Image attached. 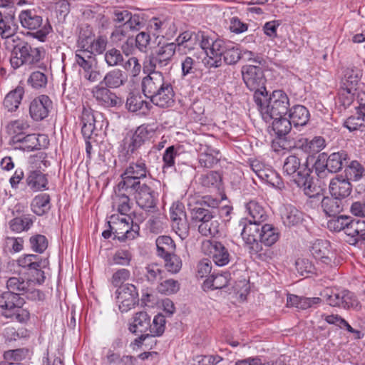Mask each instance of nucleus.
I'll list each match as a JSON object with an SVG mask.
<instances>
[{
    "label": "nucleus",
    "mask_w": 365,
    "mask_h": 365,
    "mask_svg": "<svg viewBox=\"0 0 365 365\" xmlns=\"http://www.w3.org/2000/svg\"><path fill=\"white\" fill-rule=\"evenodd\" d=\"M148 71L149 74L143 78L141 83L145 96L160 108L173 106L175 103V92L171 82L160 71Z\"/></svg>",
    "instance_id": "1"
},
{
    "label": "nucleus",
    "mask_w": 365,
    "mask_h": 365,
    "mask_svg": "<svg viewBox=\"0 0 365 365\" xmlns=\"http://www.w3.org/2000/svg\"><path fill=\"white\" fill-rule=\"evenodd\" d=\"M256 105L259 110L262 118L269 122L277 116H285L289 110V99L285 92L276 90L269 98L256 96Z\"/></svg>",
    "instance_id": "2"
},
{
    "label": "nucleus",
    "mask_w": 365,
    "mask_h": 365,
    "mask_svg": "<svg viewBox=\"0 0 365 365\" xmlns=\"http://www.w3.org/2000/svg\"><path fill=\"white\" fill-rule=\"evenodd\" d=\"M49 162L46 160L45 153L31 156L29 158V166L26 173L25 182L26 186L34 192L48 189L47 175L43 173Z\"/></svg>",
    "instance_id": "3"
},
{
    "label": "nucleus",
    "mask_w": 365,
    "mask_h": 365,
    "mask_svg": "<svg viewBox=\"0 0 365 365\" xmlns=\"http://www.w3.org/2000/svg\"><path fill=\"white\" fill-rule=\"evenodd\" d=\"M153 130L149 125L143 124L134 131L130 130L120 142L118 147L119 157L128 160L134 155L138 153L139 149L150 137Z\"/></svg>",
    "instance_id": "4"
},
{
    "label": "nucleus",
    "mask_w": 365,
    "mask_h": 365,
    "mask_svg": "<svg viewBox=\"0 0 365 365\" xmlns=\"http://www.w3.org/2000/svg\"><path fill=\"white\" fill-rule=\"evenodd\" d=\"M19 20L21 26L29 31L33 38L45 42L47 36L53 29L48 19L43 21L42 16L35 9H24L20 11Z\"/></svg>",
    "instance_id": "5"
},
{
    "label": "nucleus",
    "mask_w": 365,
    "mask_h": 365,
    "mask_svg": "<svg viewBox=\"0 0 365 365\" xmlns=\"http://www.w3.org/2000/svg\"><path fill=\"white\" fill-rule=\"evenodd\" d=\"M24 303V299L18 294L4 292L0 295L1 314L11 321L26 323L30 319V313L22 307Z\"/></svg>",
    "instance_id": "6"
},
{
    "label": "nucleus",
    "mask_w": 365,
    "mask_h": 365,
    "mask_svg": "<svg viewBox=\"0 0 365 365\" xmlns=\"http://www.w3.org/2000/svg\"><path fill=\"white\" fill-rule=\"evenodd\" d=\"M349 155L345 150L334 152L329 155L323 152L319 154L314 163L315 173L319 178H324L327 173H337L347 163Z\"/></svg>",
    "instance_id": "7"
},
{
    "label": "nucleus",
    "mask_w": 365,
    "mask_h": 365,
    "mask_svg": "<svg viewBox=\"0 0 365 365\" xmlns=\"http://www.w3.org/2000/svg\"><path fill=\"white\" fill-rule=\"evenodd\" d=\"M177 51L174 43H160L155 51L148 56L144 68L148 71L164 69L171 63Z\"/></svg>",
    "instance_id": "8"
},
{
    "label": "nucleus",
    "mask_w": 365,
    "mask_h": 365,
    "mask_svg": "<svg viewBox=\"0 0 365 365\" xmlns=\"http://www.w3.org/2000/svg\"><path fill=\"white\" fill-rule=\"evenodd\" d=\"M242 80L247 88L254 91V99L256 102V96L264 97L266 92V78L261 67L253 65H245L241 68Z\"/></svg>",
    "instance_id": "9"
},
{
    "label": "nucleus",
    "mask_w": 365,
    "mask_h": 365,
    "mask_svg": "<svg viewBox=\"0 0 365 365\" xmlns=\"http://www.w3.org/2000/svg\"><path fill=\"white\" fill-rule=\"evenodd\" d=\"M150 175V171L145 164V160L140 158L136 162H132L125 169L121 174V180L123 186H125L130 189H135L141 184V180L145 179L147 175Z\"/></svg>",
    "instance_id": "10"
},
{
    "label": "nucleus",
    "mask_w": 365,
    "mask_h": 365,
    "mask_svg": "<svg viewBox=\"0 0 365 365\" xmlns=\"http://www.w3.org/2000/svg\"><path fill=\"white\" fill-rule=\"evenodd\" d=\"M310 252L322 267L336 266V252L327 240H317L312 245Z\"/></svg>",
    "instance_id": "11"
},
{
    "label": "nucleus",
    "mask_w": 365,
    "mask_h": 365,
    "mask_svg": "<svg viewBox=\"0 0 365 365\" xmlns=\"http://www.w3.org/2000/svg\"><path fill=\"white\" fill-rule=\"evenodd\" d=\"M16 56H11L10 63L14 68H19L23 65H34L38 63L43 56V49L40 47H33L27 42Z\"/></svg>",
    "instance_id": "12"
},
{
    "label": "nucleus",
    "mask_w": 365,
    "mask_h": 365,
    "mask_svg": "<svg viewBox=\"0 0 365 365\" xmlns=\"http://www.w3.org/2000/svg\"><path fill=\"white\" fill-rule=\"evenodd\" d=\"M241 235L245 244L248 247L249 252L252 255H257L259 257L262 251V246L259 242L260 240V223L252 222L249 220L247 223L244 222L242 225Z\"/></svg>",
    "instance_id": "13"
},
{
    "label": "nucleus",
    "mask_w": 365,
    "mask_h": 365,
    "mask_svg": "<svg viewBox=\"0 0 365 365\" xmlns=\"http://www.w3.org/2000/svg\"><path fill=\"white\" fill-rule=\"evenodd\" d=\"M250 167L261 181L277 190H282L284 187L280 175L272 168L257 160L252 161Z\"/></svg>",
    "instance_id": "14"
},
{
    "label": "nucleus",
    "mask_w": 365,
    "mask_h": 365,
    "mask_svg": "<svg viewBox=\"0 0 365 365\" xmlns=\"http://www.w3.org/2000/svg\"><path fill=\"white\" fill-rule=\"evenodd\" d=\"M202 250L219 267L225 266L230 261V254L227 248L221 242L210 240H205L202 242Z\"/></svg>",
    "instance_id": "15"
},
{
    "label": "nucleus",
    "mask_w": 365,
    "mask_h": 365,
    "mask_svg": "<svg viewBox=\"0 0 365 365\" xmlns=\"http://www.w3.org/2000/svg\"><path fill=\"white\" fill-rule=\"evenodd\" d=\"M137 205L145 211H153L157 205L158 194L150 183H141L132 191Z\"/></svg>",
    "instance_id": "16"
},
{
    "label": "nucleus",
    "mask_w": 365,
    "mask_h": 365,
    "mask_svg": "<svg viewBox=\"0 0 365 365\" xmlns=\"http://www.w3.org/2000/svg\"><path fill=\"white\" fill-rule=\"evenodd\" d=\"M115 294L119 310L123 313L138 304V293L136 287L132 284H125L118 287Z\"/></svg>",
    "instance_id": "17"
},
{
    "label": "nucleus",
    "mask_w": 365,
    "mask_h": 365,
    "mask_svg": "<svg viewBox=\"0 0 365 365\" xmlns=\"http://www.w3.org/2000/svg\"><path fill=\"white\" fill-rule=\"evenodd\" d=\"M149 27L158 36H162L168 39L173 38L178 28L175 20L170 16H160L153 17L149 21Z\"/></svg>",
    "instance_id": "18"
},
{
    "label": "nucleus",
    "mask_w": 365,
    "mask_h": 365,
    "mask_svg": "<svg viewBox=\"0 0 365 365\" xmlns=\"http://www.w3.org/2000/svg\"><path fill=\"white\" fill-rule=\"evenodd\" d=\"M110 88L102 83L94 86L91 91L93 99L98 106L105 108L120 106L123 103L121 98Z\"/></svg>",
    "instance_id": "19"
},
{
    "label": "nucleus",
    "mask_w": 365,
    "mask_h": 365,
    "mask_svg": "<svg viewBox=\"0 0 365 365\" xmlns=\"http://www.w3.org/2000/svg\"><path fill=\"white\" fill-rule=\"evenodd\" d=\"M283 173L286 175L292 178L293 181L298 177H304L308 173H312L308 165V158L302 161L296 155H290L284 160L283 164Z\"/></svg>",
    "instance_id": "20"
},
{
    "label": "nucleus",
    "mask_w": 365,
    "mask_h": 365,
    "mask_svg": "<svg viewBox=\"0 0 365 365\" xmlns=\"http://www.w3.org/2000/svg\"><path fill=\"white\" fill-rule=\"evenodd\" d=\"M52 104L51 100L46 95H40L34 98L29 106V116L36 122L44 120L48 117Z\"/></svg>",
    "instance_id": "21"
},
{
    "label": "nucleus",
    "mask_w": 365,
    "mask_h": 365,
    "mask_svg": "<svg viewBox=\"0 0 365 365\" xmlns=\"http://www.w3.org/2000/svg\"><path fill=\"white\" fill-rule=\"evenodd\" d=\"M102 118L100 113L94 114L93 110L91 108L83 107L81 115V132L85 138H90L91 135L96 131L102 129L103 121H100L98 118Z\"/></svg>",
    "instance_id": "22"
},
{
    "label": "nucleus",
    "mask_w": 365,
    "mask_h": 365,
    "mask_svg": "<svg viewBox=\"0 0 365 365\" xmlns=\"http://www.w3.org/2000/svg\"><path fill=\"white\" fill-rule=\"evenodd\" d=\"M135 189H130L123 186L118 182L114 189V194L112 196L113 207H117L120 215L127 214L131 209L130 199L129 195H133L132 192Z\"/></svg>",
    "instance_id": "23"
},
{
    "label": "nucleus",
    "mask_w": 365,
    "mask_h": 365,
    "mask_svg": "<svg viewBox=\"0 0 365 365\" xmlns=\"http://www.w3.org/2000/svg\"><path fill=\"white\" fill-rule=\"evenodd\" d=\"M329 189L331 196L342 200L350 195L352 191V185L344 176L338 175L331 180Z\"/></svg>",
    "instance_id": "24"
},
{
    "label": "nucleus",
    "mask_w": 365,
    "mask_h": 365,
    "mask_svg": "<svg viewBox=\"0 0 365 365\" xmlns=\"http://www.w3.org/2000/svg\"><path fill=\"white\" fill-rule=\"evenodd\" d=\"M198 162L202 168H211L219 161V150L211 145L200 143L197 148Z\"/></svg>",
    "instance_id": "25"
},
{
    "label": "nucleus",
    "mask_w": 365,
    "mask_h": 365,
    "mask_svg": "<svg viewBox=\"0 0 365 365\" xmlns=\"http://www.w3.org/2000/svg\"><path fill=\"white\" fill-rule=\"evenodd\" d=\"M25 95V88L19 85L10 91L2 101L3 108L9 113H14L19 109Z\"/></svg>",
    "instance_id": "26"
},
{
    "label": "nucleus",
    "mask_w": 365,
    "mask_h": 365,
    "mask_svg": "<svg viewBox=\"0 0 365 365\" xmlns=\"http://www.w3.org/2000/svg\"><path fill=\"white\" fill-rule=\"evenodd\" d=\"M18 25L15 21V11L11 9L9 11L0 10V36L6 38L16 33Z\"/></svg>",
    "instance_id": "27"
},
{
    "label": "nucleus",
    "mask_w": 365,
    "mask_h": 365,
    "mask_svg": "<svg viewBox=\"0 0 365 365\" xmlns=\"http://www.w3.org/2000/svg\"><path fill=\"white\" fill-rule=\"evenodd\" d=\"M362 72L356 67H347L343 71L341 88L348 93L356 90V86L361 78Z\"/></svg>",
    "instance_id": "28"
},
{
    "label": "nucleus",
    "mask_w": 365,
    "mask_h": 365,
    "mask_svg": "<svg viewBox=\"0 0 365 365\" xmlns=\"http://www.w3.org/2000/svg\"><path fill=\"white\" fill-rule=\"evenodd\" d=\"M281 219L284 226H297L303 220V214L292 205H284L281 209Z\"/></svg>",
    "instance_id": "29"
},
{
    "label": "nucleus",
    "mask_w": 365,
    "mask_h": 365,
    "mask_svg": "<svg viewBox=\"0 0 365 365\" xmlns=\"http://www.w3.org/2000/svg\"><path fill=\"white\" fill-rule=\"evenodd\" d=\"M289 121L294 128L305 126L310 118L309 110L302 105H295L289 110Z\"/></svg>",
    "instance_id": "30"
},
{
    "label": "nucleus",
    "mask_w": 365,
    "mask_h": 365,
    "mask_svg": "<svg viewBox=\"0 0 365 365\" xmlns=\"http://www.w3.org/2000/svg\"><path fill=\"white\" fill-rule=\"evenodd\" d=\"M200 33V31L197 32L185 31L180 34L173 42L178 51L180 52L182 48H187L189 51L194 49L198 44Z\"/></svg>",
    "instance_id": "31"
},
{
    "label": "nucleus",
    "mask_w": 365,
    "mask_h": 365,
    "mask_svg": "<svg viewBox=\"0 0 365 365\" xmlns=\"http://www.w3.org/2000/svg\"><path fill=\"white\" fill-rule=\"evenodd\" d=\"M133 321L129 324V331L135 334L148 333L150 327V317L146 312H138L133 317Z\"/></svg>",
    "instance_id": "32"
},
{
    "label": "nucleus",
    "mask_w": 365,
    "mask_h": 365,
    "mask_svg": "<svg viewBox=\"0 0 365 365\" xmlns=\"http://www.w3.org/2000/svg\"><path fill=\"white\" fill-rule=\"evenodd\" d=\"M125 107L130 112L140 111L146 113L151 108L150 103L145 101L140 93H130L125 103Z\"/></svg>",
    "instance_id": "33"
},
{
    "label": "nucleus",
    "mask_w": 365,
    "mask_h": 365,
    "mask_svg": "<svg viewBox=\"0 0 365 365\" xmlns=\"http://www.w3.org/2000/svg\"><path fill=\"white\" fill-rule=\"evenodd\" d=\"M41 136L42 135L33 133L28 134L24 137H21L20 138H16L14 145L16 149L26 152L39 150L41 149V145L38 137Z\"/></svg>",
    "instance_id": "34"
},
{
    "label": "nucleus",
    "mask_w": 365,
    "mask_h": 365,
    "mask_svg": "<svg viewBox=\"0 0 365 365\" xmlns=\"http://www.w3.org/2000/svg\"><path fill=\"white\" fill-rule=\"evenodd\" d=\"M228 43L217 37L212 51H207V56L210 58L208 64H210V67L217 68L222 65L223 51Z\"/></svg>",
    "instance_id": "35"
},
{
    "label": "nucleus",
    "mask_w": 365,
    "mask_h": 365,
    "mask_svg": "<svg viewBox=\"0 0 365 365\" xmlns=\"http://www.w3.org/2000/svg\"><path fill=\"white\" fill-rule=\"evenodd\" d=\"M16 262L19 267L33 273L34 270L39 269L46 259L38 255L24 254L17 259Z\"/></svg>",
    "instance_id": "36"
},
{
    "label": "nucleus",
    "mask_w": 365,
    "mask_h": 365,
    "mask_svg": "<svg viewBox=\"0 0 365 365\" xmlns=\"http://www.w3.org/2000/svg\"><path fill=\"white\" fill-rule=\"evenodd\" d=\"M30 128L29 121L24 118H19L11 120L6 126V133L11 136L13 143L15 142L16 138H20Z\"/></svg>",
    "instance_id": "37"
},
{
    "label": "nucleus",
    "mask_w": 365,
    "mask_h": 365,
    "mask_svg": "<svg viewBox=\"0 0 365 365\" xmlns=\"http://www.w3.org/2000/svg\"><path fill=\"white\" fill-rule=\"evenodd\" d=\"M127 78L124 72L118 68L108 71L101 82L108 88H118L124 85Z\"/></svg>",
    "instance_id": "38"
},
{
    "label": "nucleus",
    "mask_w": 365,
    "mask_h": 365,
    "mask_svg": "<svg viewBox=\"0 0 365 365\" xmlns=\"http://www.w3.org/2000/svg\"><path fill=\"white\" fill-rule=\"evenodd\" d=\"M34 220L30 215H21L9 222V229L15 233L27 232L33 225Z\"/></svg>",
    "instance_id": "39"
},
{
    "label": "nucleus",
    "mask_w": 365,
    "mask_h": 365,
    "mask_svg": "<svg viewBox=\"0 0 365 365\" xmlns=\"http://www.w3.org/2000/svg\"><path fill=\"white\" fill-rule=\"evenodd\" d=\"M246 210L249 215L252 217V222L261 223L264 222L267 218V212L259 202L256 200H250L245 205Z\"/></svg>",
    "instance_id": "40"
},
{
    "label": "nucleus",
    "mask_w": 365,
    "mask_h": 365,
    "mask_svg": "<svg viewBox=\"0 0 365 365\" xmlns=\"http://www.w3.org/2000/svg\"><path fill=\"white\" fill-rule=\"evenodd\" d=\"M346 235L354 238L355 242L365 241V221L350 218L346 229Z\"/></svg>",
    "instance_id": "41"
},
{
    "label": "nucleus",
    "mask_w": 365,
    "mask_h": 365,
    "mask_svg": "<svg viewBox=\"0 0 365 365\" xmlns=\"http://www.w3.org/2000/svg\"><path fill=\"white\" fill-rule=\"evenodd\" d=\"M322 207L327 215L335 216L343 210L341 199L337 197H324L321 202Z\"/></svg>",
    "instance_id": "42"
},
{
    "label": "nucleus",
    "mask_w": 365,
    "mask_h": 365,
    "mask_svg": "<svg viewBox=\"0 0 365 365\" xmlns=\"http://www.w3.org/2000/svg\"><path fill=\"white\" fill-rule=\"evenodd\" d=\"M279 237V233L277 229L272 225L265 224L261 226L260 240L261 245L264 244L265 246L270 247L274 245Z\"/></svg>",
    "instance_id": "43"
},
{
    "label": "nucleus",
    "mask_w": 365,
    "mask_h": 365,
    "mask_svg": "<svg viewBox=\"0 0 365 365\" xmlns=\"http://www.w3.org/2000/svg\"><path fill=\"white\" fill-rule=\"evenodd\" d=\"M50 201L51 198L48 194L43 193L36 195L31 204L32 211L38 216L44 215L51 208Z\"/></svg>",
    "instance_id": "44"
},
{
    "label": "nucleus",
    "mask_w": 365,
    "mask_h": 365,
    "mask_svg": "<svg viewBox=\"0 0 365 365\" xmlns=\"http://www.w3.org/2000/svg\"><path fill=\"white\" fill-rule=\"evenodd\" d=\"M230 279V274L224 272L222 274H210L204 282V285L212 289H218L225 287Z\"/></svg>",
    "instance_id": "45"
},
{
    "label": "nucleus",
    "mask_w": 365,
    "mask_h": 365,
    "mask_svg": "<svg viewBox=\"0 0 365 365\" xmlns=\"http://www.w3.org/2000/svg\"><path fill=\"white\" fill-rule=\"evenodd\" d=\"M220 226L218 219L213 215L210 219L199 225L198 231L203 236L215 237L220 232Z\"/></svg>",
    "instance_id": "46"
},
{
    "label": "nucleus",
    "mask_w": 365,
    "mask_h": 365,
    "mask_svg": "<svg viewBox=\"0 0 365 365\" xmlns=\"http://www.w3.org/2000/svg\"><path fill=\"white\" fill-rule=\"evenodd\" d=\"M295 183L297 187L303 189L304 194L309 197H314L318 194L317 187L314 184L311 173H308L304 177H298L295 180Z\"/></svg>",
    "instance_id": "47"
},
{
    "label": "nucleus",
    "mask_w": 365,
    "mask_h": 365,
    "mask_svg": "<svg viewBox=\"0 0 365 365\" xmlns=\"http://www.w3.org/2000/svg\"><path fill=\"white\" fill-rule=\"evenodd\" d=\"M272 128L277 137H285L292 129V123L285 116H277L272 118Z\"/></svg>",
    "instance_id": "48"
},
{
    "label": "nucleus",
    "mask_w": 365,
    "mask_h": 365,
    "mask_svg": "<svg viewBox=\"0 0 365 365\" xmlns=\"http://www.w3.org/2000/svg\"><path fill=\"white\" fill-rule=\"evenodd\" d=\"M157 247L158 256L171 254L175 250V244L173 239L169 236H159L155 241Z\"/></svg>",
    "instance_id": "49"
},
{
    "label": "nucleus",
    "mask_w": 365,
    "mask_h": 365,
    "mask_svg": "<svg viewBox=\"0 0 365 365\" xmlns=\"http://www.w3.org/2000/svg\"><path fill=\"white\" fill-rule=\"evenodd\" d=\"M222 57L226 64L235 65L242 58V51L229 42L223 51Z\"/></svg>",
    "instance_id": "50"
},
{
    "label": "nucleus",
    "mask_w": 365,
    "mask_h": 365,
    "mask_svg": "<svg viewBox=\"0 0 365 365\" xmlns=\"http://www.w3.org/2000/svg\"><path fill=\"white\" fill-rule=\"evenodd\" d=\"M29 286L30 281L24 280L21 277H10L6 282L7 292L18 294L19 296L24 294L25 291Z\"/></svg>",
    "instance_id": "51"
},
{
    "label": "nucleus",
    "mask_w": 365,
    "mask_h": 365,
    "mask_svg": "<svg viewBox=\"0 0 365 365\" xmlns=\"http://www.w3.org/2000/svg\"><path fill=\"white\" fill-rule=\"evenodd\" d=\"M200 183L203 187L220 190L222 185V175L219 172L210 171L202 175Z\"/></svg>",
    "instance_id": "52"
},
{
    "label": "nucleus",
    "mask_w": 365,
    "mask_h": 365,
    "mask_svg": "<svg viewBox=\"0 0 365 365\" xmlns=\"http://www.w3.org/2000/svg\"><path fill=\"white\" fill-rule=\"evenodd\" d=\"M344 172V177L349 181H358L364 175L365 169L359 162L353 160L347 165Z\"/></svg>",
    "instance_id": "53"
},
{
    "label": "nucleus",
    "mask_w": 365,
    "mask_h": 365,
    "mask_svg": "<svg viewBox=\"0 0 365 365\" xmlns=\"http://www.w3.org/2000/svg\"><path fill=\"white\" fill-rule=\"evenodd\" d=\"M29 248L34 252L43 254L48 246V239L45 235L35 234L29 240Z\"/></svg>",
    "instance_id": "54"
},
{
    "label": "nucleus",
    "mask_w": 365,
    "mask_h": 365,
    "mask_svg": "<svg viewBox=\"0 0 365 365\" xmlns=\"http://www.w3.org/2000/svg\"><path fill=\"white\" fill-rule=\"evenodd\" d=\"M163 274L164 270L159 264L152 263L145 267L144 275L148 282L155 284L163 279Z\"/></svg>",
    "instance_id": "55"
},
{
    "label": "nucleus",
    "mask_w": 365,
    "mask_h": 365,
    "mask_svg": "<svg viewBox=\"0 0 365 365\" xmlns=\"http://www.w3.org/2000/svg\"><path fill=\"white\" fill-rule=\"evenodd\" d=\"M165 318L162 314L155 316L153 324L150 323V327L148 329V334L153 339L156 336H160L165 329Z\"/></svg>",
    "instance_id": "56"
},
{
    "label": "nucleus",
    "mask_w": 365,
    "mask_h": 365,
    "mask_svg": "<svg viewBox=\"0 0 365 365\" xmlns=\"http://www.w3.org/2000/svg\"><path fill=\"white\" fill-rule=\"evenodd\" d=\"M75 60L84 71H88L89 68H92L94 58L88 50L78 49L76 51Z\"/></svg>",
    "instance_id": "57"
},
{
    "label": "nucleus",
    "mask_w": 365,
    "mask_h": 365,
    "mask_svg": "<svg viewBox=\"0 0 365 365\" xmlns=\"http://www.w3.org/2000/svg\"><path fill=\"white\" fill-rule=\"evenodd\" d=\"M160 257L164 259L165 267L168 272L172 274H176L181 269L182 264V260L180 257L174 254V252Z\"/></svg>",
    "instance_id": "58"
},
{
    "label": "nucleus",
    "mask_w": 365,
    "mask_h": 365,
    "mask_svg": "<svg viewBox=\"0 0 365 365\" xmlns=\"http://www.w3.org/2000/svg\"><path fill=\"white\" fill-rule=\"evenodd\" d=\"M104 61L108 66L115 67L123 65L124 58L120 50L112 48L105 52Z\"/></svg>",
    "instance_id": "59"
},
{
    "label": "nucleus",
    "mask_w": 365,
    "mask_h": 365,
    "mask_svg": "<svg viewBox=\"0 0 365 365\" xmlns=\"http://www.w3.org/2000/svg\"><path fill=\"white\" fill-rule=\"evenodd\" d=\"M343 290L326 289L321 295L323 297L326 302L331 307H340L341 303V295Z\"/></svg>",
    "instance_id": "60"
},
{
    "label": "nucleus",
    "mask_w": 365,
    "mask_h": 365,
    "mask_svg": "<svg viewBox=\"0 0 365 365\" xmlns=\"http://www.w3.org/2000/svg\"><path fill=\"white\" fill-rule=\"evenodd\" d=\"M4 39L6 48L11 51V56H16V53H19L18 51L20 50L19 48H21V47L27 43L26 41H24L19 35L16 34V33L4 38Z\"/></svg>",
    "instance_id": "61"
},
{
    "label": "nucleus",
    "mask_w": 365,
    "mask_h": 365,
    "mask_svg": "<svg viewBox=\"0 0 365 365\" xmlns=\"http://www.w3.org/2000/svg\"><path fill=\"white\" fill-rule=\"evenodd\" d=\"M191 218L195 222H205L210 219V217L214 215V212L208 209L202 207V203L200 205H197L193 208H191Z\"/></svg>",
    "instance_id": "62"
},
{
    "label": "nucleus",
    "mask_w": 365,
    "mask_h": 365,
    "mask_svg": "<svg viewBox=\"0 0 365 365\" xmlns=\"http://www.w3.org/2000/svg\"><path fill=\"white\" fill-rule=\"evenodd\" d=\"M133 259V255L129 250L119 249L112 257L113 264L120 266H128Z\"/></svg>",
    "instance_id": "63"
},
{
    "label": "nucleus",
    "mask_w": 365,
    "mask_h": 365,
    "mask_svg": "<svg viewBox=\"0 0 365 365\" xmlns=\"http://www.w3.org/2000/svg\"><path fill=\"white\" fill-rule=\"evenodd\" d=\"M349 220L350 217L344 215L338 217L334 216L333 218L328 221L327 227L331 231L340 232L341 230H344L346 233V229L348 227Z\"/></svg>",
    "instance_id": "64"
}]
</instances>
